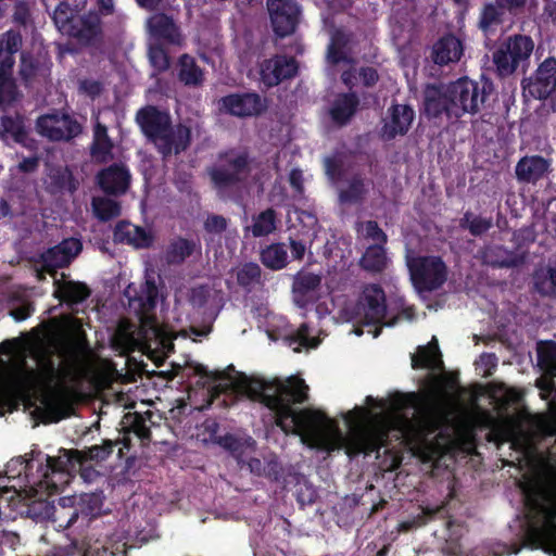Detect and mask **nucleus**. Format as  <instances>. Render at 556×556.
Instances as JSON below:
<instances>
[{
    "label": "nucleus",
    "mask_w": 556,
    "mask_h": 556,
    "mask_svg": "<svg viewBox=\"0 0 556 556\" xmlns=\"http://www.w3.org/2000/svg\"><path fill=\"white\" fill-rule=\"evenodd\" d=\"M1 139L7 140L11 138L16 143H25L27 139V131L25 129L23 117L16 114L15 116L3 115L0 118Z\"/></svg>",
    "instance_id": "nucleus-39"
},
{
    "label": "nucleus",
    "mask_w": 556,
    "mask_h": 556,
    "mask_svg": "<svg viewBox=\"0 0 556 556\" xmlns=\"http://www.w3.org/2000/svg\"><path fill=\"white\" fill-rule=\"evenodd\" d=\"M270 481L278 482L283 477V467L281 463L276 458L271 457L265 460L264 475Z\"/></svg>",
    "instance_id": "nucleus-59"
},
{
    "label": "nucleus",
    "mask_w": 556,
    "mask_h": 556,
    "mask_svg": "<svg viewBox=\"0 0 556 556\" xmlns=\"http://www.w3.org/2000/svg\"><path fill=\"white\" fill-rule=\"evenodd\" d=\"M308 391L305 380L298 376L285 380H254L247 387L249 397L273 412L275 425L286 434L313 435L331 425L332 421L321 410L294 407L308 401Z\"/></svg>",
    "instance_id": "nucleus-1"
},
{
    "label": "nucleus",
    "mask_w": 556,
    "mask_h": 556,
    "mask_svg": "<svg viewBox=\"0 0 556 556\" xmlns=\"http://www.w3.org/2000/svg\"><path fill=\"white\" fill-rule=\"evenodd\" d=\"M415 118V112L410 105L393 103L388 109V116L383 119L380 137L384 141H391L397 136H405Z\"/></svg>",
    "instance_id": "nucleus-20"
},
{
    "label": "nucleus",
    "mask_w": 556,
    "mask_h": 556,
    "mask_svg": "<svg viewBox=\"0 0 556 556\" xmlns=\"http://www.w3.org/2000/svg\"><path fill=\"white\" fill-rule=\"evenodd\" d=\"M298 70V62L293 56L276 54L260 64V81L269 89L294 77Z\"/></svg>",
    "instance_id": "nucleus-18"
},
{
    "label": "nucleus",
    "mask_w": 556,
    "mask_h": 556,
    "mask_svg": "<svg viewBox=\"0 0 556 556\" xmlns=\"http://www.w3.org/2000/svg\"><path fill=\"white\" fill-rule=\"evenodd\" d=\"M178 79L185 86H200L204 79L203 70L198 65L195 59L188 53H184L178 59Z\"/></svg>",
    "instance_id": "nucleus-35"
},
{
    "label": "nucleus",
    "mask_w": 556,
    "mask_h": 556,
    "mask_svg": "<svg viewBox=\"0 0 556 556\" xmlns=\"http://www.w3.org/2000/svg\"><path fill=\"white\" fill-rule=\"evenodd\" d=\"M538 358L541 366L548 371L556 370V342L547 341L546 344L538 350Z\"/></svg>",
    "instance_id": "nucleus-55"
},
{
    "label": "nucleus",
    "mask_w": 556,
    "mask_h": 556,
    "mask_svg": "<svg viewBox=\"0 0 556 556\" xmlns=\"http://www.w3.org/2000/svg\"><path fill=\"white\" fill-rule=\"evenodd\" d=\"M534 42L527 35L508 36L493 52V63L500 77L513 75L519 66L529 63Z\"/></svg>",
    "instance_id": "nucleus-8"
},
{
    "label": "nucleus",
    "mask_w": 556,
    "mask_h": 556,
    "mask_svg": "<svg viewBox=\"0 0 556 556\" xmlns=\"http://www.w3.org/2000/svg\"><path fill=\"white\" fill-rule=\"evenodd\" d=\"M549 162L542 155L522 156L516 164L515 175L519 182L535 184L548 170Z\"/></svg>",
    "instance_id": "nucleus-27"
},
{
    "label": "nucleus",
    "mask_w": 556,
    "mask_h": 556,
    "mask_svg": "<svg viewBox=\"0 0 556 556\" xmlns=\"http://www.w3.org/2000/svg\"><path fill=\"white\" fill-rule=\"evenodd\" d=\"M113 239L116 243L129 244L137 249L150 248L154 241L150 231L126 220H119L115 225Z\"/></svg>",
    "instance_id": "nucleus-26"
},
{
    "label": "nucleus",
    "mask_w": 556,
    "mask_h": 556,
    "mask_svg": "<svg viewBox=\"0 0 556 556\" xmlns=\"http://www.w3.org/2000/svg\"><path fill=\"white\" fill-rule=\"evenodd\" d=\"M59 290L61 292V299L71 304H80L91 294L89 287L79 281H66Z\"/></svg>",
    "instance_id": "nucleus-44"
},
{
    "label": "nucleus",
    "mask_w": 556,
    "mask_h": 556,
    "mask_svg": "<svg viewBox=\"0 0 556 556\" xmlns=\"http://www.w3.org/2000/svg\"><path fill=\"white\" fill-rule=\"evenodd\" d=\"M81 250L83 243L79 239L74 237L63 239L40 254L42 270L50 275L55 274L58 268L70 266Z\"/></svg>",
    "instance_id": "nucleus-16"
},
{
    "label": "nucleus",
    "mask_w": 556,
    "mask_h": 556,
    "mask_svg": "<svg viewBox=\"0 0 556 556\" xmlns=\"http://www.w3.org/2000/svg\"><path fill=\"white\" fill-rule=\"evenodd\" d=\"M367 193L365 179L361 174H355L349 180L348 187L339 192L341 203L357 204L361 203Z\"/></svg>",
    "instance_id": "nucleus-41"
},
{
    "label": "nucleus",
    "mask_w": 556,
    "mask_h": 556,
    "mask_svg": "<svg viewBox=\"0 0 556 556\" xmlns=\"http://www.w3.org/2000/svg\"><path fill=\"white\" fill-rule=\"evenodd\" d=\"M124 295L128 300L129 308L140 321H143L157 305L159 289L155 279L147 277L139 287L132 282L129 283L124 291Z\"/></svg>",
    "instance_id": "nucleus-15"
},
{
    "label": "nucleus",
    "mask_w": 556,
    "mask_h": 556,
    "mask_svg": "<svg viewBox=\"0 0 556 556\" xmlns=\"http://www.w3.org/2000/svg\"><path fill=\"white\" fill-rule=\"evenodd\" d=\"M285 341L289 346L296 345L293 350L301 352L303 348H316L318 341L309 337V327L306 323H303L295 331L285 337Z\"/></svg>",
    "instance_id": "nucleus-49"
},
{
    "label": "nucleus",
    "mask_w": 556,
    "mask_h": 556,
    "mask_svg": "<svg viewBox=\"0 0 556 556\" xmlns=\"http://www.w3.org/2000/svg\"><path fill=\"white\" fill-rule=\"evenodd\" d=\"M50 180L51 188L56 192L68 191L73 193L77 190V181L67 167L53 170Z\"/></svg>",
    "instance_id": "nucleus-48"
},
{
    "label": "nucleus",
    "mask_w": 556,
    "mask_h": 556,
    "mask_svg": "<svg viewBox=\"0 0 556 556\" xmlns=\"http://www.w3.org/2000/svg\"><path fill=\"white\" fill-rule=\"evenodd\" d=\"M262 269L258 264L249 262L237 271V282L240 287L249 289L252 285L260 283Z\"/></svg>",
    "instance_id": "nucleus-52"
},
{
    "label": "nucleus",
    "mask_w": 556,
    "mask_h": 556,
    "mask_svg": "<svg viewBox=\"0 0 556 556\" xmlns=\"http://www.w3.org/2000/svg\"><path fill=\"white\" fill-rule=\"evenodd\" d=\"M443 362L435 338L426 345L419 346L417 353L412 355V367L414 369H437Z\"/></svg>",
    "instance_id": "nucleus-34"
},
{
    "label": "nucleus",
    "mask_w": 556,
    "mask_h": 556,
    "mask_svg": "<svg viewBox=\"0 0 556 556\" xmlns=\"http://www.w3.org/2000/svg\"><path fill=\"white\" fill-rule=\"evenodd\" d=\"M492 218L476 216L471 212H466L460 219V226L468 229L475 236L480 237L492 228Z\"/></svg>",
    "instance_id": "nucleus-50"
},
{
    "label": "nucleus",
    "mask_w": 556,
    "mask_h": 556,
    "mask_svg": "<svg viewBox=\"0 0 556 556\" xmlns=\"http://www.w3.org/2000/svg\"><path fill=\"white\" fill-rule=\"evenodd\" d=\"M135 122L164 160L179 155L191 144V128L182 123L174 125L169 113L155 105L140 108Z\"/></svg>",
    "instance_id": "nucleus-3"
},
{
    "label": "nucleus",
    "mask_w": 556,
    "mask_h": 556,
    "mask_svg": "<svg viewBox=\"0 0 556 556\" xmlns=\"http://www.w3.org/2000/svg\"><path fill=\"white\" fill-rule=\"evenodd\" d=\"M60 452L63 455L58 457L45 455V463L38 465L35 473L30 472L33 463H26V478L36 496H50L60 492L70 483L71 471H78L87 483L101 477L100 471L90 464L91 460L76 463L72 459L71 450L61 448Z\"/></svg>",
    "instance_id": "nucleus-2"
},
{
    "label": "nucleus",
    "mask_w": 556,
    "mask_h": 556,
    "mask_svg": "<svg viewBox=\"0 0 556 556\" xmlns=\"http://www.w3.org/2000/svg\"><path fill=\"white\" fill-rule=\"evenodd\" d=\"M365 238L375 241V244L386 245L388 242L387 233L380 228L376 220H367L364 225Z\"/></svg>",
    "instance_id": "nucleus-58"
},
{
    "label": "nucleus",
    "mask_w": 556,
    "mask_h": 556,
    "mask_svg": "<svg viewBox=\"0 0 556 556\" xmlns=\"http://www.w3.org/2000/svg\"><path fill=\"white\" fill-rule=\"evenodd\" d=\"M442 507H424L421 513L415 516L410 520L403 521L401 523V529L403 531H409L419 527L427 525L429 521L433 520L435 516L441 511Z\"/></svg>",
    "instance_id": "nucleus-53"
},
{
    "label": "nucleus",
    "mask_w": 556,
    "mask_h": 556,
    "mask_svg": "<svg viewBox=\"0 0 556 556\" xmlns=\"http://www.w3.org/2000/svg\"><path fill=\"white\" fill-rule=\"evenodd\" d=\"M274 33L280 37L293 34L298 27L301 8L294 0H267Z\"/></svg>",
    "instance_id": "nucleus-14"
},
{
    "label": "nucleus",
    "mask_w": 556,
    "mask_h": 556,
    "mask_svg": "<svg viewBox=\"0 0 556 556\" xmlns=\"http://www.w3.org/2000/svg\"><path fill=\"white\" fill-rule=\"evenodd\" d=\"M194 374L206 379L208 382L217 383L215 386L216 391H224L233 384V381L225 372L218 370L211 371L202 364L194 366Z\"/></svg>",
    "instance_id": "nucleus-51"
},
{
    "label": "nucleus",
    "mask_w": 556,
    "mask_h": 556,
    "mask_svg": "<svg viewBox=\"0 0 556 556\" xmlns=\"http://www.w3.org/2000/svg\"><path fill=\"white\" fill-rule=\"evenodd\" d=\"M38 369H26L24 381L26 383L40 382L47 387L41 395L45 422H59L71 415L72 402L68 391L63 386H53L60 376L59 367L50 352L40 350L35 354Z\"/></svg>",
    "instance_id": "nucleus-4"
},
{
    "label": "nucleus",
    "mask_w": 556,
    "mask_h": 556,
    "mask_svg": "<svg viewBox=\"0 0 556 556\" xmlns=\"http://www.w3.org/2000/svg\"><path fill=\"white\" fill-rule=\"evenodd\" d=\"M413 286L418 292H432L443 287L448 269L441 256L417 255L407 260Z\"/></svg>",
    "instance_id": "nucleus-9"
},
{
    "label": "nucleus",
    "mask_w": 556,
    "mask_h": 556,
    "mask_svg": "<svg viewBox=\"0 0 556 556\" xmlns=\"http://www.w3.org/2000/svg\"><path fill=\"white\" fill-rule=\"evenodd\" d=\"M68 37L76 39L84 46H97L103 41L102 21L99 13L88 11L78 15L73 24Z\"/></svg>",
    "instance_id": "nucleus-21"
},
{
    "label": "nucleus",
    "mask_w": 556,
    "mask_h": 556,
    "mask_svg": "<svg viewBox=\"0 0 556 556\" xmlns=\"http://www.w3.org/2000/svg\"><path fill=\"white\" fill-rule=\"evenodd\" d=\"M463 53V41L453 34H446L433 43L430 58L434 64L444 66L457 63Z\"/></svg>",
    "instance_id": "nucleus-25"
},
{
    "label": "nucleus",
    "mask_w": 556,
    "mask_h": 556,
    "mask_svg": "<svg viewBox=\"0 0 556 556\" xmlns=\"http://www.w3.org/2000/svg\"><path fill=\"white\" fill-rule=\"evenodd\" d=\"M228 227V219L223 215L208 214L203 223V228L207 233L222 235Z\"/></svg>",
    "instance_id": "nucleus-56"
},
{
    "label": "nucleus",
    "mask_w": 556,
    "mask_h": 556,
    "mask_svg": "<svg viewBox=\"0 0 556 556\" xmlns=\"http://www.w3.org/2000/svg\"><path fill=\"white\" fill-rule=\"evenodd\" d=\"M262 264L271 269L280 270L288 264V253L283 243H271L260 253Z\"/></svg>",
    "instance_id": "nucleus-40"
},
{
    "label": "nucleus",
    "mask_w": 556,
    "mask_h": 556,
    "mask_svg": "<svg viewBox=\"0 0 556 556\" xmlns=\"http://www.w3.org/2000/svg\"><path fill=\"white\" fill-rule=\"evenodd\" d=\"M98 185L109 195L124 194L130 185V174L126 166L114 163L97 175Z\"/></svg>",
    "instance_id": "nucleus-23"
},
{
    "label": "nucleus",
    "mask_w": 556,
    "mask_h": 556,
    "mask_svg": "<svg viewBox=\"0 0 556 556\" xmlns=\"http://www.w3.org/2000/svg\"><path fill=\"white\" fill-rule=\"evenodd\" d=\"M525 96L545 100L556 91V59L549 56L541 62L535 72L521 81Z\"/></svg>",
    "instance_id": "nucleus-13"
},
{
    "label": "nucleus",
    "mask_w": 556,
    "mask_h": 556,
    "mask_svg": "<svg viewBox=\"0 0 556 556\" xmlns=\"http://www.w3.org/2000/svg\"><path fill=\"white\" fill-rule=\"evenodd\" d=\"M208 298L210 289L207 286L201 285L191 289L189 302L193 307L201 308L206 305Z\"/></svg>",
    "instance_id": "nucleus-61"
},
{
    "label": "nucleus",
    "mask_w": 556,
    "mask_h": 556,
    "mask_svg": "<svg viewBox=\"0 0 556 556\" xmlns=\"http://www.w3.org/2000/svg\"><path fill=\"white\" fill-rule=\"evenodd\" d=\"M36 65L34 60L26 53L21 54L20 75L23 79H29L35 75Z\"/></svg>",
    "instance_id": "nucleus-63"
},
{
    "label": "nucleus",
    "mask_w": 556,
    "mask_h": 556,
    "mask_svg": "<svg viewBox=\"0 0 556 556\" xmlns=\"http://www.w3.org/2000/svg\"><path fill=\"white\" fill-rule=\"evenodd\" d=\"M216 443L226 451H229L231 453L239 452L242 446L240 440L236 435L230 433L218 437L216 439Z\"/></svg>",
    "instance_id": "nucleus-62"
},
{
    "label": "nucleus",
    "mask_w": 556,
    "mask_h": 556,
    "mask_svg": "<svg viewBox=\"0 0 556 556\" xmlns=\"http://www.w3.org/2000/svg\"><path fill=\"white\" fill-rule=\"evenodd\" d=\"M496 3L510 17H517L525 12L528 0H496Z\"/></svg>",
    "instance_id": "nucleus-60"
},
{
    "label": "nucleus",
    "mask_w": 556,
    "mask_h": 556,
    "mask_svg": "<svg viewBox=\"0 0 556 556\" xmlns=\"http://www.w3.org/2000/svg\"><path fill=\"white\" fill-rule=\"evenodd\" d=\"M252 157L245 150L229 149L218 153L217 163L208 169L213 188L222 199H228L248 181Z\"/></svg>",
    "instance_id": "nucleus-6"
},
{
    "label": "nucleus",
    "mask_w": 556,
    "mask_h": 556,
    "mask_svg": "<svg viewBox=\"0 0 556 556\" xmlns=\"http://www.w3.org/2000/svg\"><path fill=\"white\" fill-rule=\"evenodd\" d=\"M321 286V277L309 271H299L292 281L293 302L300 308H306L309 304H314L318 296V290Z\"/></svg>",
    "instance_id": "nucleus-22"
},
{
    "label": "nucleus",
    "mask_w": 556,
    "mask_h": 556,
    "mask_svg": "<svg viewBox=\"0 0 556 556\" xmlns=\"http://www.w3.org/2000/svg\"><path fill=\"white\" fill-rule=\"evenodd\" d=\"M113 147L106 126L97 122L93 128V140L90 146L91 156L97 161L105 162L112 156Z\"/></svg>",
    "instance_id": "nucleus-37"
},
{
    "label": "nucleus",
    "mask_w": 556,
    "mask_h": 556,
    "mask_svg": "<svg viewBox=\"0 0 556 556\" xmlns=\"http://www.w3.org/2000/svg\"><path fill=\"white\" fill-rule=\"evenodd\" d=\"M544 486L546 488V500L552 505L534 503L531 527L539 541L551 542L556 536V468L548 472Z\"/></svg>",
    "instance_id": "nucleus-10"
},
{
    "label": "nucleus",
    "mask_w": 556,
    "mask_h": 556,
    "mask_svg": "<svg viewBox=\"0 0 556 556\" xmlns=\"http://www.w3.org/2000/svg\"><path fill=\"white\" fill-rule=\"evenodd\" d=\"M482 261L484 264L495 268L515 267L521 262L515 252L496 244L486 247L483 250Z\"/></svg>",
    "instance_id": "nucleus-33"
},
{
    "label": "nucleus",
    "mask_w": 556,
    "mask_h": 556,
    "mask_svg": "<svg viewBox=\"0 0 556 556\" xmlns=\"http://www.w3.org/2000/svg\"><path fill=\"white\" fill-rule=\"evenodd\" d=\"M418 402L419 395L416 392L392 394L389 399V406L394 416L376 414L370 422L361 430V435L366 441V451L371 453L388 446L392 431L396 432L395 438L400 439L403 434L402 424L408 421L401 414L406 409L415 408Z\"/></svg>",
    "instance_id": "nucleus-5"
},
{
    "label": "nucleus",
    "mask_w": 556,
    "mask_h": 556,
    "mask_svg": "<svg viewBox=\"0 0 556 556\" xmlns=\"http://www.w3.org/2000/svg\"><path fill=\"white\" fill-rule=\"evenodd\" d=\"M387 296L383 288L378 283H368L363 288L357 302L358 314L366 325L392 327L397 323V316L386 321Z\"/></svg>",
    "instance_id": "nucleus-11"
},
{
    "label": "nucleus",
    "mask_w": 556,
    "mask_h": 556,
    "mask_svg": "<svg viewBox=\"0 0 556 556\" xmlns=\"http://www.w3.org/2000/svg\"><path fill=\"white\" fill-rule=\"evenodd\" d=\"M92 210L96 217L101 222H109L121 215V205L117 201L109 198H93Z\"/></svg>",
    "instance_id": "nucleus-47"
},
{
    "label": "nucleus",
    "mask_w": 556,
    "mask_h": 556,
    "mask_svg": "<svg viewBox=\"0 0 556 556\" xmlns=\"http://www.w3.org/2000/svg\"><path fill=\"white\" fill-rule=\"evenodd\" d=\"M506 15V12L496 3V0L488 2L481 8L478 27L485 36L494 34L497 27L504 24Z\"/></svg>",
    "instance_id": "nucleus-31"
},
{
    "label": "nucleus",
    "mask_w": 556,
    "mask_h": 556,
    "mask_svg": "<svg viewBox=\"0 0 556 556\" xmlns=\"http://www.w3.org/2000/svg\"><path fill=\"white\" fill-rule=\"evenodd\" d=\"M424 100L421 113L428 119L439 118L445 115L447 118H455L453 112V98L450 94L448 84H427L424 88Z\"/></svg>",
    "instance_id": "nucleus-17"
},
{
    "label": "nucleus",
    "mask_w": 556,
    "mask_h": 556,
    "mask_svg": "<svg viewBox=\"0 0 556 556\" xmlns=\"http://www.w3.org/2000/svg\"><path fill=\"white\" fill-rule=\"evenodd\" d=\"M23 43L20 31L10 29L1 35L0 38V67L13 70L15 65V54L20 51Z\"/></svg>",
    "instance_id": "nucleus-30"
},
{
    "label": "nucleus",
    "mask_w": 556,
    "mask_h": 556,
    "mask_svg": "<svg viewBox=\"0 0 556 556\" xmlns=\"http://www.w3.org/2000/svg\"><path fill=\"white\" fill-rule=\"evenodd\" d=\"M36 127L38 132L50 141H71L83 131L76 118L65 113H52L38 117Z\"/></svg>",
    "instance_id": "nucleus-12"
},
{
    "label": "nucleus",
    "mask_w": 556,
    "mask_h": 556,
    "mask_svg": "<svg viewBox=\"0 0 556 556\" xmlns=\"http://www.w3.org/2000/svg\"><path fill=\"white\" fill-rule=\"evenodd\" d=\"M147 26L151 36L168 45L179 46L182 37L179 26L174 18L166 13H154L147 21Z\"/></svg>",
    "instance_id": "nucleus-24"
},
{
    "label": "nucleus",
    "mask_w": 556,
    "mask_h": 556,
    "mask_svg": "<svg viewBox=\"0 0 556 556\" xmlns=\"http://www.w3.org/2000/svg\"><path fill=\"white\" fill-rule=\"evenodd\" d=\"M324 168L325 174L333 181L340 180L343 176V162L336 155L324 159Z\"/></svg>",
    "instance_id": "nucleus-57"
},
{
    "label": "nucleus",
    "mask_w": 556,
    "mask_h": 556,
    "mask_svg": "<svg viewBox=\"0 0 556 556\" xmlns=\"http://www.w3.org/2000/svg\"><path fill=\"white\" fill-rule=\"evenodd\" d=\"M17 97V87L13 78V70L0 67V110L10 106Z\"/></svg>",
    "instance_id": "nucleus-43"
},
{
    "label": "nucleus",
    "mask_w": 556,
    "mask_h": 556,
    "mask_svg": "<svg viewBox=\"0 0 556 556\" xmlns=\"http://www.w3.org/2000/svg\"><path fill=\"white\" fill-rule=\"evenodd\" d=\"M116 447V442L113 440H103L101 444H94L85 450H71L72 459L76 463L81 460H94L97 463L105 460Z\"/></svg>",
    "instance_id": "nucleus-38"
},
{
    "label": "nucleus",
    "mask_w": 556,
    "mask_h": 556,
    "mask_svg": "<svg viewBox=\"0 0 556 556\" xmlns=\"http://www.w3.org/2000/svg\"><path fill=\"white\" fill-rule=\"evenodd\" d=\"M223 109L238 117L258 116L267 109V101L256 92L230 93L220 100Z\"/></svg>",
    "instance_id": "nucleus-19"
},
{
    "label": "nucleus",
    "mask_w": 556,
    "mask_h": 556,
    "mask_svg": "<svg viewBox=\"0 0 556 556\" xmlns=\"http://www.w3.org/2000/svg\"><path fill=\"white\" fill-rule=\"evenodd\" d=\"M359 77L365 87H374L379 80V74L371 66H363L359 68Z\"/></svg>",
    "instance_id": "nucleus-64"
},
{
    "label": "nucleus",
    "mask_w": 556,
    "mask_h": 556,
    "mask_svg": "<svg viewBox=\"0 0 556 556\" xmlns=\"http://www.w3.org/2000/svg\"><path fill=\"white\" fill-rule=\"evenodd\" d=\"M149 59L151 65L159 72H165L169 68L170 60L165 48L160 43H154L149 48Z\"/></svg>",
    "instance_id": "nucleus-54"
},
{
    "label": "nucleus",
    "mask_w": 556,
    "mask_h": 556,
    "mask_svg": "<svg viewBox=\"0 0 556 556\" xmlns=\"http://www.w3.org/2000/svg\"><path fill=\"white\" fill-rule=\"evenodd\" d=\"M542 503L543 505H552L546 500V488L543 486L541 490L536 491L534 494L529 495L526 501V506L528 509L527 513V520H528V536L533 542L535 547L542 548L545 552L553 554V556H556V535L555 539L551 542H541L539 539H536L532 532L531 521H532V507H534V503Z\"/></svg>",
    "instance_id": "nucleus-32"
},
{
    "label": "nucleus",
    "mask_w": 556,
    "mask_h": 556,
    "mask_svg": "<svg viewBox=\"0 0 556 556\" xmlns=\"http://www.w3.org/2000/svg\"><path fill=\"white\" fill-rule=\"evenodd\" d=\"M77 17L76 11L66 1H61L51 14V18L58 30L66 36L68 31H71Z\"/></svg>",
    "instance_id": "nucleus-42"
},
{
    "label": "nucleus",
    "mask_w": 556,
    "mask_h": 556,
    "mask_svg": "<svg viewBox=\"0 0 556 556\" xmlns=\"http://www.w3.org/2000/svg\"><path fill=\"white\" fill-rule=\"evenodd\" d=\"M350 43V35L342 29L332 33L330 43L328 46V59L332 64H339L346 60L345 48Z\"/></svg>",
    "instance_id": "nucleus-45"
},
{
    "label": "nucleus",
    "mask_w": 556,
    "mask_h": 556,
    "mask_svg": "<svg viewBox=\"0 0 556 556\" xmlns=\"http://www.w3.org/2000/svg\"><path fill=\"white\" fill-rule=\"evenodd\" d=\"M195 252L201 253L199 239L178 236L169 241L165 250V258L170 265H180Z\"/></svg>",
    "instance_id": "nucleus-29"
},
{
    "label": "nucleus",
    "mask_w": 556,
    "mask_h": 556,
    "mask_svg": "<svg viewBox=\"0 0 556 556\" xmlns=\"http://www.w3.org/2000/svg\"><path fill=\"white\" fill-rule=\"evenodd\" d=\"M450 94L453 98L454 116L459 118L466 113L475 115L485 109L490 98L495 92L493 81L485 75L479 80L462 77L448 84Z\"/></svg>",
    "instance_id": "nucleus-7"
},
{
    "label": "nucleus",
    "mask_w": 556,
    "mask_h": 556,
    "mask_svg": "<svg viewBox=\"0 0 556 556\" xmlns=\"http://www.w3.org/2000/svg\"><path fill=\"white\" fill-rule=\"evenodd\" d=\"M277 214L271 207L261 212L253 219L251 227L252 235L255 238L265 237L276 229Z\"/></svg>",
    "instance_id": "nucleus-46"
},
{
    "label": "nucleus",
    "mask_w": 556,
    "mask_h": 556,
    "mask_svg": "<svg viewBox=\"0 0 556 556\" xmlns=\"http://www.w3.org/2000/svg\"><path fill=\"white\" fill-rule=\"evenodd\" d=\"M359 106V98L355 92H344L337 96L329 114L338 126H345L356 114Z\"/></svg>",
    "instance_id": "nucleus-28"
},
{
    "label": "nucleus",
    "mask_w": 556,
    "mask_h": 556,
    "mask_svg": "<svg viewBox=\"0 0 556 556\" xmlns=\"http://www.w3.org/2000/svg\"><path fill=\"white\" fill-rule=\"evenodd\" d=\"M388 256L384 245H369L359 260V266L367 273L381 274L388 266Z\"/></svg>",
    "instance_id": "nucleus-36"
}]
</instances>
